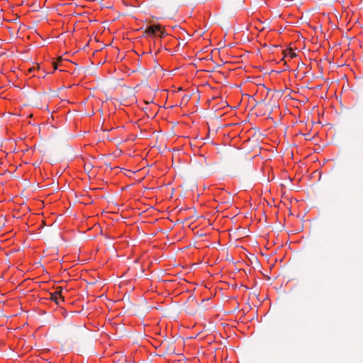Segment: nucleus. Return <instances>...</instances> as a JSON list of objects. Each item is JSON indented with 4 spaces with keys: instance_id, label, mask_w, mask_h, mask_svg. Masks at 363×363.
Returning a JSON list of instances; mask_svg holds the SVG:
<instances>
[{
    "instance_id": "nucleus-1",
    "label": "nucleus",
    "mask_w": 363,
    "mask_h": 363,
    "mask_svg": "<svg viewBox=\"0 0 363 363\" xmlns=\"http://www.w3.org/2000/svg\"><path fill=\"white\" fill-rule=\"evenodd\" d=\"M145 33L148 36H159L163 38L166 36L167 33L165 30L160 25H150L145 29Z\"/></svg>"
},
{
    "instance_id": "nucleus-2",
    "label": "nucleus",
    "mask_w": 363,
    "mask_h": 363,
    "mask_svg": "<svg viewBox=\"0 0 363 363\" xmlns=\"http://www.w3.org/2000/svg\"><path fill=\"white\" fill-rule=\"evenodd\" d=\"M50 299L57 304H60V301H64V297L62 295V289L57 290L51 294Z\"/></svg>"
},
{
    "instance_id": "nucleus-3",
    "label": "nucleus",
    "mask_w": 363,
    "mask_h": 363,
    "mask_svg": "<svg viewBox=\"0 0 363 363\" xmlns=\"http://www.w3.org/2000/svg\"><path fill=\"white\" fill-rule=\"evenodd\" d=\"M289 55L290 58H291V59L296 57V52L291 49L289 51Z\"/></svg>"
},
{
    "instance_id": "nucleus-4",
    "label": "nucleus",
    "mask_w": 363,
    "mask_h": 363,
    "mask_svg": "<svg viewBox=\"0 0 363 363\" xmlns=\"http://www.w3.org/2000/svg\"><path fill=\"white\" fill-rule=\"evenodd\" d=\"M35 69L39 70V67H38L37 68H35L33 67L32 68H30L28 71H29V72H35Z\"/></svg>"
}]
</instances>
